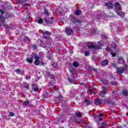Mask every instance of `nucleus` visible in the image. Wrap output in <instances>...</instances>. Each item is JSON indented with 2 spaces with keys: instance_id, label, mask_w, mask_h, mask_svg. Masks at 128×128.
Listing matches in <instances>:
<instances>
[{
  "instance_id": "obj_46",
  "label": "nucleus",
  "mask_w": 128,
  "mask_h": 128,
  "mask_svg": "<svg viewBox=\"0 0 128 128\" xmlns=\"http://www.w3.org/2000/svg\"><path fill=\"white\" fill-rule=\"evenodd\" d=\"M51 20H54V17H52Z\"/></svg>"
},
{
  "instance_id": "obj_23",
  "label": "nucleus",
  "mask_w": 128,
  "mask_h": 128,
  "mask_svg": "<svg viewBox=\"0 0 128 128\" xmlns=\"http://www.w3.org/2000/svg\"><path fill=\"white\" fill-rule=\"evenodd\" d=\"M122 92H123V94H124V96H128V91H127V90H124Z\"/></svg>"
},
{
  "instance_id": "obj_10",
  "label": "nucleus",
  "mask_w": 128,
  "mask_h": 128,
  "mask_svg": "<svg viewBox=\"0 0 128 128\" xmlns=\"http://www.w3.org/2000/svg\"><path fill=\"white\" fill-rule=\"evenodd\" d=\"M94 104L96 106H98L102 104V99L98 98L94 102Z\"/></svg>"
},
{
  "instance_id": "obj_20",
  "label": "nucleus",
  "mask_w": 128,
  "mask_h": 128,
  "mask_svg": "<svg viewBox=\"0 0 128 128\" xmlns=\"http://www.w3.org/2000/svg\"><path fill=\"white\" fill-rule=\"evenodd\" d=\"M118 62L120 64H124V60L122 58H118Z\"/></svg>"
},
{
  "instance_id": "obj_49",
  "label": "nucleus",
  "mask_w": 128,
  "mask_h": 128,
  "mask_svg": "<svg viewBox=\"0 0 128 128\" xmlns=\"http://www.w3.org/2000/svg\"><path fill=\"white\" fill-rule=\"evenodd\" d=\"M74 22H76V18H74Z\"/></svg>"
},
{
  "instance_id": "obj_41",
  "label": "nucleus",
  "mask_w": 128,
  "mask_h": 128,
  "mask_svg": "<svg viewBox=\"0 0 128 128\" xmlns=\"http://www.w3.org/2000/svg\"><path fill=\"white\" fill-rule=\"evenodd\" d=\"M76 22H80V20H76Z\"/></svg>"
},
{
  "instance_id": "obj_2",
  "label": "nucleus",
  "mask_w": 128,
  "mask_h": 128,
  "mask_svg": "<svg viewBox=\"0 0 128 128\" xmlns=\"http://www.w3.org/2000/svg\"><path fill=\"white\" fill-rule=\"evenodd\" d=\"M114 6L115 8V12H116L117 14H118V16H122V15L120 14V10H122V6L119 4L118 2H116L114 5Z\"/></svg>"
},
{
  "instance_id": "obj_8",
  "label": "nucleus",
  "mask_w": 128,
  "mask_h": 128,
  "mask_svg": "<svg viewBox=\"0 0 128 128\" xmlns=\"http://www.w3.org/2000/svg\"><path fill=\"white\" fill-rule=\"evenodd\" d=\"M105 6H107L108 8H109V10H112V8H114V5L112 2H106Z\"/></svg>"
},
{
  "instance_id": "obj_27",
  "label": "nucleus",
  "mask_w": 128,
  "mask_h": 128,
  "mask_svg": "<svg viewBox=\"0 0 128 128\" xmlns=\"http://www.w3.org/2000/svg\"><path fill=\"white\" fill-rule=\"evenodd\" d=\"M24 88L26 90H30V86L27 84H26V85L24 86Z\"/></svg>"
},
{
  "instance_id": "obj_1",
  "label": "nucleus",
  "mask_w": 128,
  "mask_h": 128,
  "mask_svg": "<svg viewBox=\"0 0 128 128\" xmlns=\"http://www.w3.org/2000/svg\"><path fill=\"white\" fill-rule=\"evenodd\" d=\"M88 48H96V50H100L102 48V42H100L98 43V45L94 46L93 42H88Z\"/></svg>"
},
{
  "instance_id": "obj_40",
  "label": "nucleus",
  "mask_w": 128,
  "mask_h": 128,
  "mask_svg": "<svg viewBox=\"0 0 128 128\" xmlns=\"http://www.w3.org/2000/svg\"><path fill=\"white\" fill-rule=\"evenodd\" d=\"M60 98H62V95L60 96Z\"/></svg>"
},
{
  "instance_id": "obj_45",
  "label": "nucleus",
  "mask_w": 128,
  "mask_h": 128,
  "mask_svg": "<svg viewBox=\"0 0 128 128\" xmlns=\"http://www.w3.org/2000/svg\"><path fill=\"white\" fill-rule=\"evenodd\" d=\"M72 15H70V18H72Z\"/></svg>"
},
{
  "instance_id": "obj_9",
  "label": "nucleus",
  "mask_w": 128,
  "mask_h": 128,
  "mask_svg": "<svg viewBox=\"0 0 128 128\" xmlns=\"http://www.w3.org/2000/svg\"><path fill=\"white\" fill-rule=\"evenodd\" d=\"M82 117V114L80 112H75V117H73V118L72 120H76V118H81Z\"/></svg>"
},
{
  "instance_id": "obj_15",
  "label": "nucleus",
  "mask_w": 128,
  "mask_h": 128,
  "mask_svg": "<svg viewBox=\"0 0 128 128\" xmlns=\"http://www.w3.org/2000/svg\"><path fill=\"white\" fill-rule=\"evenodd\" d=\"M103 102H104V104H114V103H112L110 102V100L104 99Z\"/></svg>"
},
{
  "instance_id": "obj_33",
  "label": "nucleus",
  "mask_w": 128,
  "mask_h": 128,
  "mask_svg": "<svg viewBox=\"0 0 128 128\" xmlns=\"http://www.w3.org/2000/svg\"><path fill=\"white\" fill-rule=\"evenodd\" d=\"M106 50L107 52H110V48L108 47H107Z\"/></svg>"
},
{
  "instance_id": "obj_7",
  "label": "nucleus",
  "mask_w": 128,
  "mask_h": 128,
  "mask_svg": "<svg viewBox=\"0 0 128 128\" xmlns=\"http://www.w3.org/2000/svg\"><path fill=\"white\" fill-rule=\"evenodd\" d=\"M65 30H66V34H68V36H70V34H72V29L68 27H66L65 28Z\"/></svg>"
},
{
  "instance_id": "obj_19",
  "label": "nucleus",
  "mask_w": 128,
  "mask_h": 128,
  "mask_svg": "<svg viewBox=\"0 0 128 128\" xmlns=\"http://www.w3.org/2000/svg\"><path fill=\"white\" fill-rule=\"evenodd\" d=\"M76 16H80L82 14V12L80 10H76L74 12Z\"/></svg>"
},
{
  "instance_id": "obj_13",
  "label": "nucleus",
  "mask_w": 128,
  "mask_h": 128,
  "mask_svg": "<svg viewBox=\"0 0 128 128\" xmlns=\"http://www.w3.org/2000/svg\"><path fill=\"white\" fill-rule=\"evenodd\" d=\"M47 76L48 78H52V80L54 79V76L52 74H50V73L48 72H47Z\"/></svg>"
},
{
  "instance_id": "obj_26",
  "label": "nucleus",
  "mask_w": 128,
  "mask_h": 128,
  "mask_svg": "<svg viewBox=\"0 0 128 128\" xmlns=\"http://www.w3.org/2000/svg\"><path fill=\"white\" fill-rule=\"evenodd\" d=\"M68 80H69V82H70L71 84H74V81L70 80V77H68Z\"/></svg>"
},
{
  "instance_id": "obj_35",
  "label": "nucleus",
  "mask_w": 128,
  "mask_h": 128,
  "mask_svg": "<svg viewBox=\"0 0 128 128\" xmlns=\"http://www.w3.org/2000/svg\"><path fill=\"white\" fill-rule=\"evenodd\" d=\"M0 12L2 14H4V10H0Z\"/></svg>"
},
{
  "instance_id": "obj_51",
  "label": "nucleus",
  "mask_w": 128,
  "mask_h": 128,
  "mask_svg": "<svg viewBox=\"0 0 128 128\" xmlns=\"http://www.w3.org/2000/svg\"><path fill=\"white\" fill-rule=\"evenodd\" d=\"M22 4V6H24V4Z\"/></svg>"
},
{
  "instance_id": "obj_37",
  "label": "nucleus",
  "mask_w": 128,
  "mask_h": 128,
  "mask_svg": "<svg viewBox=\"0 0 128 128\" xmlns=\"http://www.w3.org/2000/svg\"><path fill=\"white\" fill-rule=\"evenodd\" d=\"M104 116V114H100L99 115H98V116Z\"/></svg>"
},
{
  "instance_id": "obj_21",
  "label": "nucleus",
  "mask_w": 128,
  "mask_h": 128,
  "mask_svg": "<svg viewBox=\"0 0 128 128\" xmlns=\"http://www.w3.org/2000/svg\"><path fill=\"white\" fill-rule=\"evenodd\" d=\"M78 62H73V66H74V68H78Z\"/></svg>"
},
{
  "instance_id": "obj_43",
  "label": "nucleus",
  "mask_w": 128,
  "mask_h": 128,
  "mask_svg": "<svg viewBox=\"0 0 128 128\" xmlns=\"http://www.w3.org/2000/svg\"><path fill=\"white\" fill-rule=\"evenodd\" d=\"M94 72H98V70H96V68H94Z\"/></svg>"
},
{
  "instance_id": "obj_24",
  "label": "nucleus",
  "mask_w": 128,
  "mask_h": 128,
  "mask_svg": "<svg viewBox=\"0 0 128 128\" xmlns=\"http://www.w3.org/2000/svg\"><path fill=\"white\" fill-rule=\"evenodd\" d=\"M84 54L86 56H88L90 54V52L89 51H86L84 52Z\"/></svg>"
},
{
  "instance_id": "obj_12",
  "label": "nucleus",
  "mask_w": 128,
  "mask_h": 128,
  "mask_svg": "<svg viewBox=\"0 0 128 128\" xmlns=\"http://www.w3.org/2000/svg\"><path fill=\"white\" fill-rule=\"evenodd\" d=\"M24 106H30V101L26 100L23 103Z\"/></svg>"
},
{
  "instance_id": "obj_30",
  "label": "nucleus",
  "mask_w": 128,
  "mask_h": 128,
  "mask_svg": "<svg viewBox=\"0 0 128 128\" xmlns=\"http://www.w3.org/2000/svg\"><path fill=\"white\" fill-rule=\"evenodd\" d=\"M88 90H89L91 94H92V88L90 87V88H89V89H88Z\"/></svg>"
},
{
  "instance_id": "obj_44",
  "label": "nucleus",
  "mask_w": 128,
  "mask_h": 128,
  "mask_svg": "<svg viewBox=\"0 0 128 128\" xmlns=\"http://www.w3.org/2000/svg\"><path fill=\"white\" fill-rule=\"evenodd\" d=\"M28 78H29L28 76H26V79L28 80Z\"/></svg>"
},
{
  "instance_id": "obj_55",
  "label": "nucleus",
  "mask_w": 128,
  "mask_h": 128,
  "mask_svg": "<svg viewBox=\"0 0 128 128\" xmlns=\"http://www.w3.org/2000/svg\"><path fill=\"white\" fill-rule=\"evenodd\" d=\"M27 38L28 40V38Z\"/></svg>"
},
{
  "instance_id": "obj_3",
  "label": "nucleus",
  "mask_w": 128,
  "mask_h": 128,
  "mask_svg": "<svg viewBox=\"0 0 128 128\" xmlns=\"http://www.w3.org/2000/svg\"><path fill=\"white\" fill-rule=\"evenodd\" d=\"M34 58L35 59L34 62V64H35V66H40V64H41V66H44V62L42 61L40 62V58L38 57V55L36 54L34 55Z\"/></svg>"
},
{
  "instance_id": "obj_52",
  "label": "nucleus",
  "mask_w": 128,
  "mask_h": 128,
  "mask_svg": "<svg viewBox=\"0 0 128 128\" xmlns=\"http://www.w3.org/2000/svg\"><path fill=\"white\" fill-rule=\"evenodd\" d=\"M0 26H2V24H0Z\"/></svg>"
},
{
  "instance_id": "obj_16",
  "label": "nucleus",
  "mask_w": 128,
  "mask_h": 128,
  "mask_svg": "<svg viewBox=\"0 0 128 128\" xmlns=\"http://www.w3.org/2000/svg\"><path fill=\"white\" fill-rule=\"evenodd\" d=\"M32 57L34 58V56H32V57L30 58H27L26 60L28 62L32 64Z\"/></svg>"
},
{
  "instance_id": "obj_25",
  "label": "nucleus",
  "mask_w": 128,
  "mask_h": 128,
  "mask_svg": "<svg viewBox=\"0 0 128 128\" xmlns=\"http://www.w3.org/2000/svg\"><path fill=\"white\" fill-rule=\"evenodd\" d=\"M44 20L47 22V24H52V21L48 20V19H45Z\"/></svg>"
},
{
  "instance_id": "obj_29",
  "label": "nucleus",
  "mask_w": 128,
  "mask_h": 128,
  "mask_svg": "<svg viewBox=\"0 0 128 128\" xmlns=\"http://www.w3.org/2000/svg\"><path fill=\"white\" fill-rule=\"evenodd\" d=\"M10 116H14V114L12 112H10Z\"/></svg>"
},
{
  "instance_id": "obj_28",
  "label": "nucleus",
  "mask_w": 128,
  "mask_h": 128,
  "mask_svg": "<svg viewBox=\"0 0 128 128\" xmlns=\"http://www.w3.org/2000/svg\"><path fill=\"white\" fill-rule=\"evenodd\" d=\"M16 74H20V69H17L16 70Z\"/></svg>"
},
{
  "instance_id": "obj_48",
  "label": "nucleus",
  "mask_w": 128,
  "mask_h": 128,
  "mask_svg": "<svg viewBox=\"0 0 128 128\" xmlns=\"http://www.w3.org/2000/svg\"><path fill=\"white\" fill-rule=\"evenodd\" d=\"M126 14L125 13H123V16H125Z\"/></svg>"
},
{
  "instance_id": "obj_57",
  "label": "nucleus",
  "mask_w": 128,
  "mask_h": 128,
  "mask_svg": "<svg viewBox=\"0 0 128 128\" xmlns=\"http://www.w3.org/2000/svg\"><path fill=\"white\" fill-rule=\"evenodd\" d=\"M84 84V85L85 84Z\"/></svg>"
},
{
  "instance_id": "obj_50",
  "label": "nucleus",
  "mask_w": 128,
  "mask_h": 128,
  "mask_svg": "<svg viewBox=\"0 0 128 128\" xmlns=\"http://www.w3.org/2000/svg\"><path fill=\"white\" fill-rule=\"evenodd\" d=\"M46 12V14H47V13H48V12Z\"/></svg>"
},
{
  "instance_id": "obj_11",
  "label": "nucleus",
  "mask_w": 128,
  "mask_h": 128,
  "mask_svg": "<svg viewBox=\"0 0 128 128\" xmlns=\"http://www.w3.org/2000/svg\"><path fill=\"white\" fill-rule=\"evenodd\" d=\"M36 20L38 24H42V22H44V20L40 18H36Z\"/></svg>"
},
{
  "instance_id": "obj_36",
  "label": "nucleus",
  "mask_w": 128,
  "mask_h": 128,
  "mask_svg": "<svg viewBox=\"0 0 128 128\" xmlns=\"http://www.w3.org/2000/svg\"><path fill=\"white\" fill-rule=\"evenodd\" d=\"M33 48H34V50H36V46L34 45V46H33Z\"/></svg>"
},
{
  "instance_id": "obj_18",
  "label": "nucleus",
  "mask_w": 128,
  "mask_h": 128,
  "mask_svg": "<svg viewBox=\"0 0 128 128\" xmlns=\"http://www.w3.org/2000/svg\"><path fill=\"white\" fill-rule=\"evenodd\" d=\"M108 64V60H104L102 62V66H106Z\"/></svg>"
},
{
  "instance_id": "obj_34",
  "label": "nucleus",
  "mask_w": 128,
  "mask_h": 128,
  "mask_svg": "<svg viewBox=\"0 0 128 128\" xmlns=\"http://www.w3.org/2000/svg\"><path fill=\"white\" fill-rule=\"evenodd\" d=\"M4 27L5 28H8V26L6 24H4Z\"/></svg>"
},
{
  "instance_id": "obj_47",
  "label": "nucleus",
  "mask_w": 128,
  "mask_h": 128,
  "mask_svg": "<svg viewBox=\"0 0 128 128\" xmlns=\"http://www.w3.org/2000/svg\"><path fill=\"white\" fill-rule=\"evenodd\" d=\"M59 13L60 14H62V12H59Z\"/></svg>"
},
{
  "instance_id": "obj_56",
  "label": "nucleus",
  "mask_w": 128,
  "mask_h": 128,
  "mask_svg": "<svg viewBox=\"0 0 128 128\" xmlns=\"http://www.w3.org/2000/svg\"><path fill=\"white\" fill-rule=\"evenodd\" d=\"M115 46H116V45H115Z\"/></svg>"
},
{
  "instance_id": "obj_17",
  "label": "nucleus",
  "mask_w": 128,
  "mask_h": 128,
  "mask_svg": "<svg viewBox=\"0 0 128 128\" xmlns=\"http://www.w3.org/2000/svg\"><path fill=\"white\" fill-rule=\"evenodd\" d=\"M6 20V19L4 18V17L2 16V15H0V22H1L4 23Z\"/></svg>"
},
{
  "instance_id": "obj_38",
  "label": "nucleus",
  "mask_w": 128,
  "mask_h": 128,
  "mask_svg": "<svg viewBox=\"0 0 128 128\" xmlns=\"http://www.w3.org/2000/svg\"><path fill=\"white\" fill-rule=\"evenodd\" d=\"M112 84H114V86H116V82H114Z\"/></svg>"
},
{
  "instance_id": "obj_32",
  "label": "nucleus",
  "mask_w": 128,
  "mask_h": 128,
  "mask_svg": "<svg viewBox=\"0 0 128 128\" xmlns=\"http://www.w3.org/2000/svg\"><path fill=\"white\" fill-rule=\"evenodd\" d=\"M112 66L114 67V68H116V64H112Z\"/></svg>"
},
{
  "instance_id": "obj_54",
  "label": "nucleus",
  "mask_w": 128,
  "mask_h": 128,
  "mask_svg": "<svg viewBox=\"0 0 128 128\" xmlns=\"http://www.w3.org/2000/svg\"><path fill=\"white\" fill-rule=\"evenodd\" d=\"M104 36L105 38H106V36Z\"/></svg>"
},
{
  "instance_id": "obj_14",
  "label": "nucleus",
  "mask_w": 128,
  "mask_h": 128,
  "mask_svg": "<svg viewBox=\"0 0 128 128\" xmlns=\"http://www.w3.org/2000/svg\"><path fill=\"white\" fill-rule=\"evenodd\" d=\"M84 104H86V106H90V104H92V102H90V100L88 99H85Z\"/></svg>"
},
{
  "instance_id": "obj_5",
  "label": "nucleus",
  "mask_w": 128,
  "mask_h": 128,
  "mask_svg": "<svg viewBox=\"0 0 128 128\" xmlns=\"http://www.w3.org/2000/svg\"><path fill=\"white\" fill-rule=\"evenodd\" d=\"M102 90L98 94H100V96H104V95L106 94H108V91L106 90V88L104 86L102 87Z\"/></svg>"
},
{
  "instance_id": "obj_6",
  "label": "nucleus",
  "mask_w": 128,
  "mask_h": 128,
  "mask_svg": "<svg viewBox=\"0 0 128 128\" xmlns=\"http://www.w3.org/2000/svg\"><path fill=\"white\" fill-rule=\"evenodd\" d=\"M43 36L44 38H50V32L48 31H45L43 33Z\"/></svg>"
},
{
  "instance_id": "obj_53",
  "label": "nucleus",
  "mask_w": 128,
  "mask_h": 128,
  "mask_svg": "<svg viewBox=\"0 0 128 128\" xmlns=\"http://www.w3.org/2000/svg\"><path fill=\"white\" fill-rule=\"evenodd\" d=\"M24 2H26V1H24Z\"/></svg>"
},
{
  "instance_id": "obj_31",
  "label": "nucleus",
  "mask_w": 128,
  "mask_h": 128,
  "mask_svg": "<svg viewBox=\"0 0 128 128\" xmlns=\"http://www.w3.org/2000/svg\"><path fill=\"white\" fill-rule=\"evenodd\" d=\"M38 87H36L34 88V92H38Z\"/></svg>"
},
{
  "instance_id": "obj_22",
  "label": "nucleus",
  "mask_w": 128,
  "mask_h": 128,
  "mask_svg": "<svg viewBox=\"0 0 128 128\" xmlns=\"http://www.w3.org/2000/svg\"><path fill=\"white\" fill-rule=\"evenodd\" d=\"M112 96L116 97L118 96V92L116 90H114L112 92Z\"/></svg>"
},
{
  "instance_id": "obj_42",
  "label": "nucleus",
  "mask_w": 128,
  "mask_h": 128,
  "mask_svg": "<svg viewBox=\"0 0 128 128\" xmlns=\"http://www.w3.org/2000/svg\"><path fill=\"white\" fill-rule=\"evenodd\" d=\"M99 120L100 122H102V118H100Z\"/></svg>"
},
{
  "instance_id": "obj_4",
  "label": "nucleus",
  "mask_w": 128,
  "mask_h": 128,
  "mask_svg": "<svg viewBox=\"0 0 128 128\" xmlns=\"http://www.w3.org/2000/svg\"><path fill=\"white\" fill-rule=\"evenodd\" d=\"M125 70H126V68H124V66L120 67L117 68L116 72L118 74H124V72Z\"/></svg>"
},
{
  "instance_id": "obj_39",
  "label": "nucleus",
  "mask_w": 128,
  "mask_h": 128,
  "mask_svg": "<svg viewBox=\"0 0 128 128\" xmlns=\"http://www.w3.org/2000/svg\"><path fill=\"white\" fill-rule=\"evenodd\" d=\"M116 56V54L115 53H112V56Z\"/></svg>"
}]
</instances>
